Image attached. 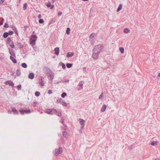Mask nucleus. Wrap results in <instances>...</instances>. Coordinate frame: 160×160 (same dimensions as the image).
<instances>
[{"instance_id": "obj_53", "label": "nucleus", "mask_w": 160, "mask_h": 160, "mask_svg": "<svg viewBox=\"0 0 160 160\" xmlns=\"http://www.w3.org/2000/svg\"><path fill=\"white\" fill-rule=\"evenodd\" d=\"M51 9H52L53 8H54V6L53 5H51Z\"/></svg>"}, {"instance_id": "obj_19", "label": "nucleus", "mask_w": 160, "mask_h": 160, "mask_svg": "<svg viewBox=\"0 0 160 160\" xmlns=\"http://www.w3.org/2000/svg\"><path fill=\"white\" fill-rule=\"evenodd\" d=\"M106 109V106L105 105H103L101 110V112H104Z\"/></svg>"}, {"instance_id": "obj_16", "label": "nucleus", "mask_w": 160, "mask_h": 160, "mask_svg": "<svg viewBox=\"0 0 160 160\" xmlns=\"http://www.w3.org/2000/svg\"><path fill=\"white\" fill-rule=\"evenodd\" d=\"M12 29L14 31L15 33L18 36V32L16 29V28L14 26H12Z\"/></svg>"}, {"instance_id": "obj_23", "label": "nucleus", "mask_w": 160, "mask_h": 160, "mask_svg": "<svg viewBox=\"0 0 160 160\" xmlns=\"http://www.w3.org/2000/svg\"><path fill=\"white\" fill-rule=\"evenodd\" d=\"M9 35L8 33L7 32H5L4 33L3 35V37L4 38H6Z\"/></svg>"}, {"instance_id": "obj_59", "label": "nucleus", "mask_w": 160, "mask_h": 160, "mask_svg": "<svg viewBox=\"0 0 160 160\" xmlns=\"http://www.w3.org/2000/svg\"><path fill=\"white\" fill-rule=\"evenodd\" d=\"M155 160H160V158H157Z\"/></svg>"}, {"instance_id": "obj_30", "label": "nucleus", "mask_w": 160, "mask_h": 160, "mask_svg": "<svg viewBox=\"0 0 160 160\" xmlns=\"http://www.w3.org/2000/svg\"><path fill=\"white\" fill-rule=\"evenodd\" d=\"M104 95L103 93H102L100 95L99 98L100 99H102L104 98Z\"/></svg>"}, {"instance_id": "obj_4", "label": "nucleus", "mask_w": 160, "mask_h": 160, "mask_svg": "<svg viewBox=\"0 0 160 160\" xmlns=\"http://www.w3.org/2000/svg\"><path fill=\"white\" fill-rule=\"evenodd\" d=\"M7 43L12 48H15V46L13 44V41H12L10 38H8L7 39Z\"/></svg>"}, {"instance_id": "obj_17", "label": "nucleus", "mask_w": 160, "mask_h": 160, "mask_svg": "<svg viewBox=\"0 0 160 160\" xmlns=\"http://www.w3.org/2000/svg\"><path fill=\"white\" fill-rule=\"evenodd\" d=\"M16 75L18 76L21 75V72L20 69L18 68L16 70Z\"/></svg>"}, {"instance_id": "obj_21", "label": "nucleus", "mask_w": 160, "mask_h": 160, "mask_svg": "<svg viewBox=\"0 0 160 160\" xmlns=\"http://www.w3.org/2000/svg\"><path fill=\"white\" fill-rule=\"evenodd\" d=\"M94 33H92L89 36V38L90 39H92V41L93 42L94 40V37L93 35Z\"/></svg>"}, {"instance_id": "obj_51", "label": "nucleus", "mask_w": 160, "mask_h": 160, "mask_svg": "<svg viewBox=\"0 0 160 160\" xmlns=\"http://www.w3.org/2000/svg\"><path fill=\"white\" fill-rule=\"evenodd\" d=\"M5 0H1L0 1V5H2L4 2Z\"/></svg>"}, {"instance_id": "obj_24", "label": "nucleus", "mask_w": 160, "mask_h": 160, "mask_svg": "<svg viewBox=\"0 0 160 160\" xmlns=\"http://www.w3.org/2000/svg\"><path fill=\"white\" fill-rule=\"evenodd\" d=\"M62 105L64 107H66L67 106V104L63 100H62L61 103Z\"/></svg>"}, {"instance_id": "obj_9", "label": "nucleus", "mask_w": 160, "mask_h": 160, "mask_svg": "<svg viewBox=\"0 0 160 160\" xmlns=\"http://www.w3.org/2000/svg\"><path fill=\"white\" fill-rule=\"evenodd\" d=\"M11 109L13 114L16 115H18L19 114L18 112L14 107H11Z\"/></svg>"}, {"instance_id": "obj_38", "label": "nucleus", "mask_w": 160, "mask_h": 160, "mask_svg": "<svg viewBox=\"0 0 160 160\" xmlns=\"http://www.w3.org/2000/svg\"><path fill=\"white\" fill-rule=\"evenodd\" d=\"M35 95L36 96H37V97H38L39 96H40V92H38V91H36L35 92Z\"/></svg>"}, {"instance_id": "obj_12", "label": "nucleus", "mask_w": 160, "mask_h": 160, "mask_svg": "<svg viewBox=\"0 0 160 160\" xmlns=\"http://www.w3.org/2000/svg\"><path fill=\"white\" fill-rule=\"evenodd\" d=\"M16 45L20 49H22L24 47V45L20 42H17Z\"/></svg>"}, {"instance_id": "obj_44", "label": "nucleus", "mask_w": 160, "mask_h": 160, "mask_svg": "<svg viewBox=\"0 0 160 160\" xmlns=\"http://www.w3.org/2000/svg\"><path fill=\"white\" fill-rule=\"evenodd\" d=\"M62 66L63 69H65L66 68V66L65 65V64L64 63H62Z\"/></svg>"}, {"instance_id": "obj_25", "label": "nucleus", "mask_w": 160, "mask_h": 160, "mask_svg": "<svg viewBox=\"0 0 160 160\" xmlns=\"http://www.w3.org/2000/svg\"><path fill=\"white\" fill-rule=\"evenodd\" d=\"M122 4H121L119 5V7H118V8L117 9V12H118L119 11H120L122 9Z\"/></svg>"}, {"instance_id": "obj_57", "label": "nucleus", "mask_w": 160, "mask_h": 160, "mask_svg": "<svg viewBox=\"0 0 160 160\" xmlns=\"http://www.w3.org/2000/svg\"><path fill=\"white\" fill-rule=\"evenodd\" d=\"M12 111H10H10H8V113H9V114H11V113H12Z\"/></svg>"}, {"instance_id": "obj_13", "label": "nucleus", "mask_w": 160, "mask_h": 160, "mask_svg": "<svg viewBox=\"0 0 160 160\" xmlns=\"http://www.w3.org/2000/svg\"><path fill=\"white\" fill-rule=\"evenodd\" d=\"M55 52L54 53L56 55H58L59 53V49L58 47L54 49Z\"/></svg>"}, {"instance_id": "obj_37", "label": "nucleus", "mask_w": 160, "mask_h": 160, "mask_svg": "<svg viewBox=\"0 0 160 160\" xmlns=\"http://www.w3.org/2000/svg\"><path fill=\"white\" fill-rule=\"evenodd\" d=\"M62 100V99L61 98H59L57 100L56 102L58 103H61Z\"/></svg>"}, {"instance_id": "obj_36", "label": "nucleus", "mask_w": 160, "mask_h": 160, "mask_svg": "<svg viewBox=\"0 0 160 160\" xmlns=\"http://www.w3.org/2000/svg\"><path fill=\"white\" fill-rule=\"evenodd\" d=\"M67 95V93L65 92H63L62 94H61V97L62 98H64Z\"/></svg>"}, {"instance_id": "obj_45", "label": "nucleus", "mask_w": 160, "mask_h": 160, "mask_svg": "<svg viewBox=\"0 0 160 160\" xmlns=\"http://www.w3.org/2000/svg\"><path fill=\"white\" fill-rule=\"evenodd\" d=\"M8 33V34L9 35H12L13 34V32L12 31H10Z\"/></svg>"}, {"instance_id": "obj_46", "label": "nucleus", "mask_w": 160, "mask_h": 160, "mask_svg": "<svg viewBox=\"0 0 160 160\" xmlns=\"http://www.w3.org/2000/svg\"><path fill=\"white\" fill-rule=\"evenodd\" d=\"M40 85L42 86H43L44 85V83L43 80L41 81L40 82Z\"/></svg>"}, {"instance_id": "obj_55", "label": "nucleus", "mask_w": 160, "mask_h": 160, "mask_svg": "<svg viewBox=\"0 0 160 160\" xmlns=\"http://www.w3.org/2000/svg\"><path fill=\"white\" fill-rule=\"evenodd\" d=\"M41 14H39L38 16V18H41Z\"/></svg>"}, {"instance_id": "obj_14", "label": "nucleus", "mask_w": 160, "mask_h": 160, "mask_svg": "<svg viewBox=\"0 0 160 160\" xmlns=\"http://www.w3.org/2000/svg\"><path fill=\"white\" fill-rule=\"evenodd\" d=\"M10 59L14 63H16L17 62V60L14 58V57L10 56Z\"/></svg>"}, {"instance_id": "obj_3", "label": "nucleus", "mask_w": 160, "mask_h": 160, "mask_svg": "<svg viewBox=\"0 0 160 160\" xmlns=\"http://www.w3.org/2000/svg\"><path fill=\"white\" fill-rule=\"evenodd\" d=\"M46 112L50 114H56V110L54 108L47 109L46 110Z\"/></svg>"}, {"instance_id": "obj_31", "label": "nucleus", "mask_w": 160, "mask_h": 160, "mask_svg": "<svg viewBox=\"0 0 160 160\" xmlns=\"http://www.w3.org/2000/svg\"><path fill=\"white\" fill-rule=\"evenodd\" d=\"M56 21V19L54 18L52 19L50 22L49 24L53 23Z\"/></svg>"}, {"instance_id": "obj_47", "label": "nucleus", "mask_w": 160, "mask_h": 160, "mask_svg": "<svg viewBox=\"0 0 160 160\" xmlns=\"http://www.w3.org/2000/svg\"><path fill=\"white\" fill-rule=\"evenodd\" d=\"M21 85L20 84L18 85L17 86V88H18V90H19L21 89Z\"/></svg>"}, {"instance_id": "obj_11", "label": "nucleus", "mask_w": 160, "mask_h": 160, "mask_svg": "<svg viewBox=\"0 0 160 160\" xmlns=\"http://www.w3.org/2000/svg\"><path fill=\"white\" fill-rule=\"evenodd\" d=\"M5 84L6 85H7L8 84H9L10 86H12V87L14 86V84L13 82L11 80H8L6 81L5 82Z\"/></svg>"}, {"instance_id": "obj_22", "label": "nucleus", "mask_w": 160, "mask_h": 160, "mask_svg": "<svg viewBox=\"0 0 160 160\" xmlns=\"http://www.w3.org/2000/svg\"><path fill=\"white\" fill-rule=\"evenodd\" d=\"M37 37L35 35H32L31 36V39L35 40H37Z\"/></svg>"}, {"instance_id": "obj_26", "label": "nucleus", "mask_w": 160, "mask_h": 160, "mask_svg": "<svg viewBox=\"0 0 160 160\" xmlns=\"http://www.w3.org/2000/svg\"><path fill=\"white\" fill-rule=\"evenodd\" d=\"M62 135L64 137L66 138L68 134V133L66 131L62 132Z\"/></svg>"}, {"instance_id": "obj_60", "label": "nucleus", "mask_w": 160, "mask_h": 160, "mask_svg": "<svg viewBox=\"0 0 160 160\" xmlns=\"http://www.w3.org/2000/svg\"><path fill=\"white\" fill-rule=\"evenodd\" d=\"M34 103L36 104H37L38 103L37 102H34Z\"/></svg>"}, {"instance_id": "obj_35", "label": "nucleus", "mask_w": 160, "mask_h": 160, "mask_svg": "<svg viewBox=\"0 0 160 160\" xmlns=\"http://www.w3.org/2000/svg\"><path fill=\"white\" fill-rule=\"evenodd\" d=\"M121 53H123L124 52V48L122 47H120L119 48Z\"/></svg>"}, {"instance_id": "obj_54", "label": "nucleus", "mask_w": 160, "mask_h": 160, "mask_svg": "<svg viewBox=\"0 0 160 160\" xmlns=\"http://www.w3.org/2000/svg\"><path fill=\"white\" fill-rule=\"evenodd\" d=\"M28 28V26L26 25H25L24 26V28L26 29L27 28Z\"/></svg>"}, {"instance_id": "obj_64", "label": "nucleus", "mask_w": 160, "mask_h": 160, "mask_svg": "<svg viewBox=\"0 0 160 160\" xmlns=\"http://www.w3.org/2000/svg\"><path fill=\"white\" fill-rule=\"evenodd\" d=\"M56 1V0H52V1L53 2H54L55 1Z\"/></svg>"}, {"instance_id": "obj_50", "label": "nucleus", "mask_w": 160, "mask_h": 160, "mask_svg": "<svg viewBox=\"0 0 160 160\" xmlns=\"http://www.w3.org/2000/svg\"><path fill=\"white\" fill-rule=\"evenodd\" d=\"M46 70L47 71V72H48V71H50V70H51L48 67H46L45 68Z\"/></svg>"}, {"instance_id": "obj_62", "label": "nucleus", "mask_w": 160, "mask_h": 160, "mask_svg": "<svg viewBox=\"0 0 160 160\" xmlns=\"http://www.w3.org/2000/svg\"><path fill=\"white\" fill-rule=\"evenodd\" d=\"M158 76L159 77H160V73L158 74Z\"/></svg>"}, {"instance_id": "obj_28", "label": "nucleus", "mask_w": 160, "mask_h": 160, "mask_svg": "<svg viewBox=\"0 0 160 160\" xmlns=\"http://www.w3.org/2000/svg\"><path fill=\"white\" fill-rule=\"evenodd\" d=\"M55 114L57 115L59 117L61 116V113L59 111H56V114Z\"/></svg>"}, {"instance_id": "obj_27", "label": "nucleus", "mask_w": 160, "mask_h": 160, "mask_svg": "<svg viewBox=\"0 0 160 160\" xmlns=\"http://www.w3.org/2000/svg\"><path fill=\"white\" fill-rule=\"evenodd\" d=\"M130 32V30L127 28H126L124 29V32L125 33H127L129 32Z\"/></svg>"}, {"instance_id": "obj_58", "label": "nucleus", "mask_w": 160, "mask_h": 160, "mask_svg": "<svg viewBox=\"0 0 160 160\" xmlns=\"http://www.w3.org/2000/svg\"><path fill=\"white\" fill-rule=\"evenodd\" d=\"M62 82V81H58L57 82H56V84H59V83H60L61 82Z\"/></svg>"}, {"instance_id": "obj_41", "label": "nucleus", "mask_w": 160, "mask_h": 160, "mask_svg": "<svg viewBox=\"0 0 160 160\" xmlns=\"http://www.w3.org/2000/svg\"><path fill=\"white\" fill-rule=\"evenodd\" d=\"M64 120V118L63 117H62V118H61V122L62 123V124L64 125L65 126V125L64 124V123L63 122Z\"/></svg>"}, {"instance_id": "obj_7", "label": "nucleus", "mask_w": 160, "mask_h": 160, "mask_svg": "<svg viewBox=\"0 0 160 160\" xmlns=\"http://www.w3.org/2000/svg\"><path fill=\"white\" fill-rule=\"evenodd\" d=\"M9 53L10 55V56H15V53L14 52V50L11 48H8Z\"/></svg>"}, {"instance_id": "obj_6", "label": "nucleus", "mask_w": 160, "mask_h": 160, "mask_svg": "<svg viewBox=\"0 0 160 160\" xmlns=\"http://www.w3.org/2000/svg\"><path fill=\"white\" fill-rule=\"evenodd\" d=\"M48 77H49V79L51 80H52L53 79L54 77V74L52 71L50 70V72L49 73Z\"/></svg>"}, {"instance_id": "obj_8", "label": "nucleus", "mask_w": 160, "mask_h": 160, "mask_svg": "<svg viewBox=\"0 0 160 160\" xmlns=\"http://www.w3.org/2000/svg\"><path fill=\"white\" fill-rule=\"evenodd\" d=\"M79 123L82 126L81 127V128H83L84 126L85 125V121L82 119H79Z\"/></svg>"}, {"instance_id": "obj_39", "label": "nucleus", "mask_w": 160, "mask_h": 160, "mask_svg": "<svg viewBox=\"0 0 160 160\" xmlns=\"http://www.w3.org/2000/svg\"><path fill=\"white\" fill-rule=\"evenodd\" d=\"M44 20L42 19H40L39 20V23L42 24L44 22Z\"/></svg>"}, {"instance_id": "obj_40", "label": "nucleus", "mask_w": 160, "mask_h": 160, "mask_svg": "<svg viewBox=\"0 0 160 160\" xmlns=\"http://www.w3.org/2000/svg\"><path fill=\"white\" fill-rule=\"evenodd\" d=\"M157 142L156 141H153L151 142V144L152 146H154L155 145L157 144Z\"/></svg>"}, {"instance_id": "obj_34", "label": "nucleus", "mask_w": 160, "mask_h": 160, "mask_svg": "<svg viewBox=\"0 0 160 160\" xmlns=\"http://www.w3.org/2000/svg\"><path fill=\"white\" fill-rule=\"evenodd\" d=\"M70 29L69 28H68L66 30V33L67 34L69 35L70 34Z\"/></svg>"}, {"instance_id": "obj_20", "label": "nucleus", "mask_w": 160, "mask_h": 160, "mask_svg": "<svg viewBox=\"0 0 160 160\" xmlns=\"http://www.w3.org/2000/svg\"><path fill=\"white\" fill-rule=\"evenodd\" d=\"M36 41V40H33V39H31V40L30 41V44L34 46L35 44V42Z\"/></svg>"}, {"instance_id": "obj_18", "label": "nucleus", "mask_w": 160, "mask_h": 160, "mask_svg": "<svg viewBox=\"0 0 160 160\" xmlns=\"http://www.w3.org/2000/svg\"><path fill=\"white\" fill-rule=\"evenodd\" d=\"M34 75L33 73H30L28 75V77L29 78L32 79L34 78Z\"/></svg>"}, {"instance_id": "obj_32", "label": "nucleus", "mask_w": 160, "mask_h": 160, "mask_svg": "<svg viewBox=\"0 0 160 160\" xmlns=\"http://www.w3.org/2000/svg\"><path fill=\"white\" fill-rule=\"evenodd\" d=\"M27 4L26 3H25L23 4V9L24 10H25L27 8Z\"/></svg>"}, {"instance_id": "obj_56", "label": "nucleus", "mask_w": 160, "mask_h": 160, "mask_svg": "<svg viewBox=\"0 0 160 160\" xmlns=\"http://www.w3.org/2000/svg\"><path fill=\"white\" fill-rule=\"evenodd\" d=\"M79 85L80 87H82L83 84L82 83H79Z\"/></svg>"}, {"instance_id": "obj_10", "label": "nucleus", "mask_w": 160, "mask_h": 160, "mask_svg": "<svg viewBox=\"0 0 160 160\" xmlns=\"http://www.w3.org/2000/svg\"><path fill=\"white\" fill-rule=\"evenodd\" d=\"M99 54V53H98L97 52H93L92 57L94 59H96L98 58Z\"/></svg>"}, {"instance_id": "obj_48", "label": "nucleus", "mask_w": 160, "mask_h": 160, "mask_svg": "<svg viewBox=\"0 0 160 160\" xmlns=\"http://www.w3.org/2000/svg\"><path fill=\"white\" fill-rule=\"evenodd\" d=\"M62 82H69V80L68 79H65L64 81H62Z\"/></svg>"}, {"instance_id": "obj_29", "label": "nucleus", "mask_w": 160, "mask_h": 160, "mask_svg": "<svg viewBox=\"0 0 160 160\" xmlns=\"http://www.w3.org/2000/svg\"><path fill=\"white\" fill-rule=\"evenodd\" d=\"M72 63H67L66 64V66L68 68H71L72 67Z\"/></svg>"}, {"instance_id": "obj_2", "label": "nucleus", "mask_w": 160, "mask_h": 160, "mask_svg": "<svg viewBox=\"0 0 160 160\" xmlns=\"http://www.w3.org/2000/svg\"><path fill=\"white\" fill-rule=\"evenodd\" d=\"M62 152V149L61 147H59L58 149H55L53 151V154L54 156H56L61 153Z\"/></svg>"}, {"instance_id": "obj_61", "label": "nucleus", "mask_w": 160, "mask_h": 160, "mask_svg": "<svg viewBox=\"0 0 160 160\" xmlns=\"http://www.w3.org/2000/svg\"><path fill=\"white\" fill-rule=\"evenodd\" d=\"M34 34H35V31L32 32V35H34Z\"/></svg>"}, {"instance_id": "obj_49", "label": "nucleus", "mask_w": 160, "mask_h": 160, "mask_svg": "<svg viewBox=\"0 0 160 160\" xmlns=\"http://www.w3.org/2000/svg\"><path fill=\"white\" fill-rule=\"evenodd\" d=\"M52 93V91L51 90H49L48 91V94H51Z\"/></svg>"}, {"instance_id": "obj_52", "label": "nucleus", "mask_w": 160, "mask_h": 160, "mask_svg": "<svg viewBox=\"0 0 160 160\" xmlns=\"http://www.w3.org/2000/svg\"><path fill=\"white\" fill-rule=\"evenodd\" d=\"M62 14V12H59L58 13V16H60Z\"/></svg>"}, {"instance_id": "obj_15", "label": "nucleus", "mask_w": 160, "mask_h": 160, "mask_svg": "<svg viewBox=\"0 0 160 160\" xmlns=\"http://www.w3.org/2000/svg\"><path fill=\"white\" fill-rule=\"evenodd\" d=\"M74 55V53L73 52H69L67 54V57L68 58L72 57Z\"/></svg>"}, {"instance_id": "obj_1", "label": "nucleus", "mask_w": 160, "mask_h": 160, "mask_svg": "<svg viewBox=\"0 0 160 160\" xmlns=\"http://www.w3.org/2000/svg\"><path fill=\"white\" fill-rule=\"evenodd\" d=\"M103 47V46L100 44L95 46L94 48L93 49V51L97 52L98 53H100L102 51Z\"/></svg>"}, {"instance_id": "obj_5", "label": "nucleus", "mask_w": 160, "mask_h": 160, "mask_svg": "<svg viewBox=\"0 0 160 160\" xmlns=\"http://www.w3.org/2000/svg\"><path fill=\"white\" fill-rule=\"evenodd\" d=\"M19 112L21 114H24L25 113H29L31 112V111L30 109L28 110H23L20 109L19 110Z\"/></svg>"}, {"instance_id": "obj_43", "label": "nucleus", "mask_w": 160, "mask_h": 160, "mask_svg": "<svg viewBox=\"0 0 160 160\" xmlns=\"http://www.w3.org/2000/svg\"><path fill=\"white\" fill-rule=\"evenodd\" d=\"M4 27L5 28H7L9 27V26L8 24L7 23H6L4 24Z\"/></svg>"}, {"instance_id": "obj_33", "label": "nucleus", "mask_w": 160, "mask_h": 160, "mask_svg": "<svg viewBox=\"0 0 160 160\" xmlns=\"http://www.w3.org/2000/svg\"><path fill=\"white\" fill-rule=\"evenodd\" d=\"M22 66L24 68H26L27 67V65L25 63H23L22 64Z\"/></svg>"}, {"instance_id": "obj_63", "label": "nucleus", "mask_w": 160, "mask_h": 160, "mask_svg": "<svg viewBox=\"0 0 160 160\" xmlns=\"http://www.w3.org/2000/svg\"><path fill=\"white\" fill-rule=\"evenodd\" d=\"M82 0L83 1H88V0Z\"/></svg>"}, {"instance_id": "obj_42", "label": "nucleus", "mask_w": 160, "mask_h": 160, "mask_svg": "<svg viewBox=\"0 0 160 160\" xmlns=\"http://www.w3.org/2000/svg\"><path fill=\"white\" fill-rule=\"evenodd\" d=\"M51 4L50 2H48L47 4H46V5L47 6V7H50L51 6Z\"/></svg>"}]
</instances>
